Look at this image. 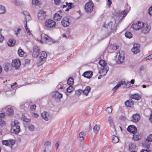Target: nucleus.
<instances>
[{"label": "nucleus", "mask_w": 152, "mask_h": 152, "mask_svg": "<svg viewBox=\"0 0 152 152\" xmlns=\"http://www.w3.org/2000/svg\"><path fill=\"white\" fill-rule=\"evenodd\" d=\"M99 127L97 125H95L93 128V130L94 132L95 133H97L99 132Z\"/></svg>", "instance_id": "58836bf2"}, {"label": "nucleus", "mask_w": 152, "mask_h": 152, "mask_svg": "<svg viewBox=\"0 0 152 152\" xmlns=\"http://www.w3.org/2000/svg\"><path fill=\"white\" fill-rule=\"evenodd\" d=\"M136 148V145L135 144L132 143L129 145V150L131 151L134 150Z\"/></svg>", "instance_id": "4c0bfd02"}, {"label": "nucleus", "mask_w": 152, "mask_h": 152, "mask_svg": "<svg viewBox=\"0 0 152 152\" xmlns=\"http://www.w3.org/2000/svg\"><path fill=\"white\" fill-rule=\"evenodd\" d=\"M85 137V133L83 132H80L79 134V140L80 142L83 141L84 140Z\"/></svg>", "instance_id": "a878e982"}, {"label": "nucleus", "mask_w": 152, "mask_h": 152, "mask_svg": "<svg viewBox=\"0 0 152 152\" xmlns=\"http://www.w3.org/2000/svg\"><path fill=\"white\" fill-rule=\"evenodd\" d=\"M4 39V37L1 34H0V42H2Z\"/></svg>", "instance_id": "338daca9"}, {"label": "nucleus", "mask_w": 152, "mask_h": 152, "mask_svg": "<svg viewBox=\"0 0 152 152\" xmlns=\"http://www.w3.org/2000/svg\"><path fill=\"white\" fill-rule=\"evenodd\" d=\"M124 53L123 51H119L116 55V57L117 59V62L118 64L122 63L124 60Z\"/></svg>", "instance_id": "423d86ee"}, {"label": "nucleus", "mask_w": 152, "mask_h": 152, "mask_svg": "<svg viewBox=\"0 0 152 152\" xmlns=\"http://www.w3.org/2000/svg\"><path fill=\"white\" fill-rule=\"evenodd\" d=\"M5 114L4 113H0V118H2L5 116Z\"/></svg>", "instance_id": "0e129e2a"}, {"label": "nucleus", "mask_w": 152, "mask_h": 152, "mask_svg": "<svg viewBox=\"0 0 152 152\" xmlns=\"http://www.w3.org/2000/svg\"><path fill=\"white\" fill-rule=\"evenodd\" d=\"M132 121L135 123L137 122L140 119V116L139 114H136L133 115L132 117Z\"/></svg>", "instance_id": "b1692460"}, {"label": "nucleus", "mask_w": 152, "mask_h": 152, "mask_svg": "<svg viewBox=\"0 0 152 152\" xmlns=\"http://www.w3.org/2000/svg\"><path fill=\"white\" fill-rule=\"evenodd\" d=\"M133 47L132 49V51L134 54H137L140 51V46L139 44L135 43L134 44Z\"/></svg>", "instance_id": "4468645a"}, {"label": "nucleus", "mask_w": 152, "mask_h": 152, "mask_svg": "<svg viewBox=\"0 0 152 152\" xmlns=\"http://www.w3.org/2000/svg\"><path fill=\"white\" fill-rule=\"evenodd\" d=\"M134 82V80L133 79L132 80L130 83L128 81H125L124 80H122L118 82V84L116 86H121L123 85H125L127 86L130 84V83H132V84H133Z\"/></svg>", "instance_id": "f3484780"}, {"label": "nucleus", "mask_w": 152, "mask_h": 152, "mask_svg": "<svg viewBox=\"0 0 152 152\" xmlns=\"http://www.w3.org/2000/svg\"><path fill=\"white\" fill-rule=\"evenodd\" d=\"M21 119L24 121L27 122H30L31 121V119L27 118L26 116L23 115H22Z\"/></svg>", "instance_id": "e433bc0d"}, {"label": "nucleus", "mask_w": 152, "mask_h": 152, "mask_svg": "<svg viewBox=\"0 0 152 152\" xmlns=\"http://www.w3.org/2000/svg\"><path fill=\"white\" fill-rule=\"evenodd\" d=\"M73 90V86H69V87L67 88V91L69 93L71 92Z\"/></svg>", "instance_id": "c03bdc74"}, {"label": "nucleus", "mask_w": 152, "mask_h": 152, "mask_svg": "<svg viewBox=\"0 0 152 152\" xmlns=\"http://www.w3.org/2000/svg\"><path fill=\"white\" fill-rule=\"evenodd\" d=\"M42 118L46 121H48L51 118L49 114L45 111H44L41 113Z\"/></svg>", "instance_id": "412c9836"}, {"label": "nucleus", "mask_w": 152, "mask_h": 152, "mask_svg": "<svg viewBox=\"0 0 152 152\" xmlns=\"http://www.w3.org/2000/svg\"><path fill=\"white\" fill-rule=\"evenodd\" d=\"M5 121L2 120L1 118H0V125L3 126L5 125Z\"/></svg>", "instance_id": "de8ad7c7"}, {"label": "nucleus", "mask_w": 152, "mask_h": 152, "mask_svg": "<svg viewBox=\"0 0 152 152\" xmlns=\"http://www.w3.org/2000/svg\"><path fill=\"white\" fill-rule=\"evenodd\" d=\"M62 11L59 10L57 13H55L53 16L54 19L56 20H59L62 17V15L61 14Z\"/></svg>", "instance_id": "6ab92c4d"}, {"label": "nucleus", "mask_w": 152, "mask_h": 152, "mask_svg": "<svg viewBox=\"0 0 152 152\" xmlns=\"http://www.w3.org/2000/svg\"><path fill=\"white\" fill-rule=\"evenodd\" d=\"M23 14L24 15H26H26H27L28 16H29V17L30 16V15L29 13V12H27V11H24L23 12Z\"/></svg>", "instance_id": "6e6d98bb"}, {"label": "nucleus", "mask_w": 152, "mask_h": 152, "mask_svg": "<svg viewBox=\"0 0 152 152\" xmlns=\"http://www.w3.org/2000/svg\"><path fill=\"white\" fill-rule=\"evenodd\" d=\"M29 103H22L21 104L20 106L22 108H24L25 107H28Z\"/></svg>", "instance_id": "37998d69"}, {"label": "nucleus", "mask_w": 152, "mask_h": 152, "mask_svg": "<svg viewBox=\"0 0 152 152\" xmlns=\"http://www.w3.org/2000/svg\"><path fill=\"white\" fill-rule=\"evenodd\" d=\"M94 5L92 2H89L86 4L85 6V9L88 13H91L93 10Z\"/></svg>", "instance_id": "0eeeda50"}, {"label": "nucleus", "mask_w": 152, "mask_h": 152, "mask_svg": "<svg viewBox=\"0 0 152 152\" xmlns=\"http://www.w3.org/2000/svg\"><path fill=\"white\" fill-rule=\"evenodd\" d=\"M21 30L20 28H18L16 31H15V34L17 36H18V35L19 34Z\"/></svg>", "instance_id": "3c124183"}, {"label": "nucleus", "mask_w": 152, "mask_h": 152, "mask_svg": "<svg viewBox=\"0 0 152 152\" xmlns=\"http://www.w3.org/2000/svg\"><path fill=\"white\" fill-rule=\"evenodd\" d=\"M67 83L69 86H73L74 83V80L70 77L68 79Z\"/></svg>", "instance_id": "c85d7f7f"}, {"label": "nucleus", "mask_w": 152, "mask_h": 152, "mask_svg": "<svg viewBox=\"0 0 152 152\" xmlns=\"http://www.w3.org/2000/svg\"><path fill=\"white\" fill-rule=\"evenodd\" d=\"M62 25L64 27H67L69 25V18L67 17L64 18L61 21Z\"/></svg>", "instance_id": "a211bd4d"}, {"label": "nucleus", "mask_w": 152, "mask_h": 152, "mask_svg": "<svg viewBox=\"0 0 152 152\" xmlns=\"http://www.w3.org/2000/svg\"><path fill=\"white\" fill-rule=\"evenodd\" d=\"M20 123L17 120H15L11 124L12 128L11 131L12 133L15 134H18L20 131V127L19 126Z\"/></svg>", "instance_id": "20e7f679"}, {"label": "nucleus", "mask_w": 152, "mask_h": 152, "mask_svg": "<svg viewBox=\"0 0 152 152\" xmlns=\"http://www.w3.org/2000/svg\"><path fill=\"white\" fill-rule=\"evenodd\" d=\"M50 145L51 142L50 141H47L45 143L44 146H48L49 145Z\"/></svg>", "instance_id": "052dcab7"}, {"label": "nucleus", "mask_w": 152, "mask_h": 152, "mask_svg": "<svg viewBox=\"0 0 152 152\" xmlns=\"http://www.w3.org/2000/svg\"><path fill=\"white\" fill-rule=\"evenodd\" d=\"M16 41L14 39L12 40H9L7 42V44L8 46H13L15 44Z\"/></svg>", "instance_id": "cd10ccee"}, {"label": "nucleus", "mask_w": 152, "mask_h": 152, "mask_svg": "<svg viewBox=\"0 0 152 152\" xmlns=\"http://www.w3.org/2000/svg\"><path fill=\"white\" fill-rule=\"evenodd\" d=\"M127 131L130 133L135 134L137 132L136 128L133 125H130L127 128Z\"/></svg>", "instance_id": "5701e85b"}, {"label": "nucleus", "mask_w": 152, "mask_h": 152, "mask_svg": "<svg viewBox=\"0 0 152 152\" xmlns=\"http://www.w3.org/2000/svg\"><path fill=\"white\" fill-rule=\"evenodd\" d=\"M39 57L37 61V64L38 66H41L46 61L47 55L45 51H42L39 54Z\"/></svg>", "instance_id": "39448f33"}, {"label": "nucleus", "mask_w": 152, "mask_h": 152, "mask_svg": "<svg viewBox=\"0 0 152 152\" xmlns=\"http://www.w3.org/2000/svg\"><path fill=\"white\" fill-rule=\"evenodd\" d=\"M106 111L109 113H110L112 111V108L111 107H108L106 109Z\"/></svg>", "instance_id": "a18cd8bd"}, {"label": "nucleus", "mask_w": 152, "mask_h": 152, "mask_svg": "<svg viewBox=\"0 0 152 152\" xmlns=\"http://www.w3.org/2000/svg\"><path fill=\"white\" fill-rule=\"evenodd\" d=\"M46 16V12L43 10L40 11L38 14V18L39 20L45 19Z\"/></svg>", "instance_id": "dca6fc26"}, {"label": "nucleus", "mask_w": 152, "mask_h": 152, "mask_svg": "<svg viewBox=\"0 0 152 152\" xmlns=\"http://www.w3.org/2000/svg\"><path fill=\"white\" fill-rule=\"evenodd\" d=\"M134 103V102L132 101L131 99H129L127 100L125 103V104L126 106L129 107H133Z\"/></svg>", "instance_id": "393cba45"}, {"label": "nucleus", "mask_w": 152, "mask_h": 152, "mask_svg": "<svg viewBox=\"0 0 152 152\" xmlns=\"http://www.w3.org/2000/svg\"><path fill=\"white\" fill-rule=\"evenodd\" d=\"M32 4L33 5L38 6L41 4L40 1L39 0H32Z\"/></svg>", "instance_id": "72a5a7b5"}, {"label": "nucleus", "mask_w": 152, "mask_h": 152, "mask_svg": "<svg viewBox=\"0 0 152 152\" xmlns=\"http://www.w3.org/2000/svg\"><path fill=\"white\" fill-rule=\"evenodd\" d=\"M52 97L56 99L60 100L62 97V94L57 91H54L51 93Z\"/></svg>", "instance_id": "f8f14e48"}, {"label": "nucleus", "mask_w": 152, "mask_h": 152, "mask_svg": "<svg viewBox=\"0 0 152 152\" xmlns=\"http://www.w3.org/2000/svg\"><path fill=\"white\" fill-rule=\"evenodd\" d=\"M81 15L82 14L80 11H78L77 12V18L80 17L81 16Z\"/></svg>", "instance_id": "603ef678"}, {"label": "nucleus", "mask_w": 152, "mask_h": 152, "mask_svg": "<svg viewBox=\"0 0 152 152\" xmlns=\"http://www.w3.org/2000/svg\"><path fill=\"white\" fill-rule=\"evenodd\" d=\"M103 26L106 28L111 30V31H113L116 29V27L113 24V23L112 21L110 22L106 25L104 24Z\"/></svg>", "instance_id": "ddd939ff"}, {"label": "nucleus", "mask_w": 152, "mask_h": 152, "mask_svg": "<svg viewBox=\"0 0 152 152\" xmlns=\"http://www.w3.org/2000/svg\"><path fill=\"white\" fill-rule=\"evenodd\" d=\"M12 66L15 67L16 69H18L20 65V60L18 59H16L12 61Z\"/></svg>", "instance_id": "2eb2a0df"}, {"label": "nucleus", "mask_w": 152, "mask_h": 152, "mask_svg": "<svg viewBox=\"0 0 152 152\" xmlns=\"http://www.w3.org/2000/svg\"><path fill=\"white\" fill-rule=\"evenodd\" d=\"M2 143L3 144L6 146H10L12 149L13 145L15 143V140H3Z\"/></svg>", "instance_id": "9b49d317"}, {"label": "nucleus", "mask_w": 152, "mask_h": 152, "mask_svg": "<svg viewBox=\"0 0 152 152\" xmlns=\"http://www.w3.org/2000/svg\"><path fill=\"white\" fill-rule=\"evenodd\" d=\"M131 98L132 99L138 100L140 99L141 97L138 94H135L134 95H131Z\"/></svg>", "instance_id": "2f4dec72"}, {"label": "nucleus", "mask_w": 152, "mask_h": 152, "mask_svg": "<svg viewBox=\"0 0 152 152\" xmlns=\"http://www.w3.org/2000/svg\"><path fill=\"white\" fill-rule=\"evenodd\" d=\"M107 4L108 5V8L110 7L111 4H112V2L110 0H107Z\"/></svg>", "instance_id": "4d7b16f0"}, {"label": "nucleus", "mask_w": 152, "mask_h": 152, "mask_svg": "<svg viewBox=\"0 0 152 152\" xmlns=\"http://www.w3.org/2000/svg\"><path fill=\"white\" fill-rule=\"evenodd\" d=\"M45 24L46 28H51L55 26L56 22L52 20L48 19L46 20Z\"/></svg>", "instance_id": "6e6552de"}, {"label": "nucleus", "mask_w": 152, "mask_h": 152, "mask_svg": "<svg viewBox=\"0 0 152 152\" xmlns=\"http://www.w3.org/2000/svg\"><path fill=\"white\" fill-rule=\"evenodd\" d=\"M131 27L135 30L142 29V32L144 33H148L150 30V26L148 24L144 23L143 22L139 21L134 23L131 26Z\"/></svg>", "instance_id": "f257e3e1"}, {"label": "nucleus", "mask_w": 152, "mask_h": 152, "mask_svg": "<svg viewBox=\"0 0 152 152\" xmlns=\"http://www.w3.org/2000/svg\"><path fill=\"white\" fill-rule=\"evenodd\" d=\"M128 11L126 10L124 11H118L116 12L114 14V17L115 19V23H119L121 22L126 16Z\"/></svg>", "instance_id": "f03ea898"}, {"label": "nucleus", "mask_w": 152, "mask_h": 152, "mask_svg": "<svg viewBox=\"0 0 152 152\" xmlns=\"http://www.w3.org/2000/svg\"><path fill=\"white\" fill-rule=\"evenodd\" d=\"M149 142H148V141H146H146L143 143L144 146L147 149H149L150 144V143Z\"/></svg>", "instance_id": "a19ab883"}, {"label": "nucleus", "mask_w": 152, "mask_h": 152, "mask_svg": "<svg viewBox=\"0 0 152 152\" xmlns=\"http://www.w3.org/2000/svg\"><path fill=\"white\" fill-rule=\"evenodd\" d=\"M28 127L30 131H33L34 130V126L33 125H30Z\"/></svg>", "instance_id": "8fccbe9b"}, {"label": "nucleus", "mask_w": 152, "mask_h": 152, "mask_svg": "<svg viewBox=\"0 0 152 152\" xmlns=\"http://www.w3.org/2000/svg\"><path fill=\"white\" fill-rule=\"evenodd\" d=\"M125 36L127 38H130L132 37V34L131 32L126 31L125 34Z\"/></svg>", "instance_id": "ea45409f"}, {"label": "nucleus", "mask_w": 152, "mask_h": 152, "mask_svg": "<svg viewBox=\"0 0 152 152\" xmlns=\"http://www.w3.org/2000/svg\"><path fill=\"white\" fill-rule=\"evenodd\" d=\"M140 138V136L138 135H133V139L135 140H138Z\"/></svg>", "instance_id": "49530a36"}, {"label": "nucleus", "mask_w": 152, "mask_h": 152, "mask_svg": "<svg viewBox=\"0 0 152 152\" xmlns=\"http://www.w3.org/2000/svg\"><path fill=\"white\" fill-rule=\"evenodd\" d=\"M36 107V105L35 104H34L30 106V108L32 111H34L35 110Z\"/></svg>", "instance_id": "09e8293b"}, {"label": "nucleus", "mask_w": 152, "mask_h": 152, "mask_svg": "<svg viewBox=\"0 0 152 152\" xmlns=\"http://www.w3.org/2000/svg\"><path fill=\"white\" fill-rule=\"evenodd\" d=\"M66 4L68 7V8H67L66 10H65V11L66 12L69 11V10L71 9L72 8H73L74 7L73 4L72 3H68L67 2H66Z\"/></svg>", "instance_id": "c756f323"}, {"label": "nucleus", "mask_w": 152, "mask_h": 152, "mask_svg": "<svg viewBox=\"0 0 152 152\" xmlns=\"http://www.w3.org/2000/svg\"><path fill=\"white\" fill-rule=\"evenodd\" d=\"M32 56L34 58H37L39 56L40 50V47L37 45L34 46L33 48Z\"/></svg>", "instance_id": "1a4fd4ad"}, {"label": "nucleus", "mask_w": 152, "mask_h": 152, "mask_svg": "<svg viewBox=\"0 0 152 152\" xmlns=\"http://www.w3.org/2000/svg\"><path fill=\"white\" fill-rule=\"evenodd\" d=\"M82 93V90H79L78 91H77V95L79 96Z\"/></svg>", "instance_id": "bf43d9fd"}, {"label": "nucleus", "mask_w": 152, "mask_h": 152, "mask_svg": "<svg viewBox=\"0 0 152 152\" xmlns=\"http://www.w3.org/2000/svg\"><path fill=\"white\" fill-rule=\"evenodd\" d=\"M6 12L5 7L2 5H0V14H3Z\"/></svg>", "instance_id": "f704fd0d"}, {"label": "nucleus", "mask_w": 152, "mask_h": 152, "mask_svg": "<svg viewBox=\"0 0 152 152\" xmlns=\"http://www.w3.org/2000/svg\"><path fill=\"white\" fill-rule=\"evenodd\" d=\"M113 118L112 117H108V121L109 122L110 126L112 128H114V126L113 122Z\"/></svg>", "instance_id": "7c9ffc66"}, {"label": "nucleus", "mask_w": 152, "mask_h": 152, "mask_svg": "<svg viewBox=\"0 0 152 152\" xmlns=\"http://www.w3.org/2000/svg\"><path fill=\"white\" fill-rule=\"evenodd\" d=\"M151 151L149 149H142V150L140 152H151Z\"/></svg>", "instance_id": "864d4df0"}, {"label": "nucleus", "mask_w": 152, "mask_h": 152, "mask_svg": "<svg viewBox=\"0 0 152 152\" xmlns=\"http://www.w3.org/2000/svg\"><path fill=\"white\" fill-rule=\"evenodd\" d=\"M99 64L101 66L99 72L103 76H105L109 70L108 67L107 65V63L104 60H101L99 62Z\"/></svg>", "instance_id": "7ed1b4c3"}, {"label": "nucleus", "mask_w": 152, "mask_h": 152, "mask_svg": "<svg viewBox=\"0 0 152 152\" xmlns=\"http://www.w3.org/2000/svg\"><path fill=\"white\" fill-rule=\"evenodd\" d=\"M93 74V72L92 71H88L84 72L82 75L85 77L90 79L92 77Z\"/></svg>", "instance_id": "4be33fe9"}, {"label": "nucleus", "mask_w": 152, "mask_h": 152, "mask_svg": "<svg viewBox=\"0 0 152 152\" xmlns=\"http://www.w3.org/2000/svg\"><path fill=\"white\" fill-rule=\"evenodd\" d=\"M43 152H51V151L49 149L48 147H46L45 148Z\"/></svg>", "instance_id": "680f3d73"}, {"label": "nucleus", "mask_w": 152, "mask_h": 152, "mask_svg": "<svg viewBox=\"0 0 152 152\" xmlns=\"http://www.w3.org/2000/svg\"><path fill=\"white\" fill-rule=\"evenodd\" d=\"M120 86H115V87L113 88V91L114 92L117 89L120 87Z\"/></svg>", "instance_id": "69168bd1"}, {"label": "nucleus", "mask_w": 152, "mask_h": 152, "mask_svg": "<svg viewBox=\"0 0 152 152\" xmlns=\"http://www.w3.org/2000/svg\"><path fill=\"white\" fill-rule=\"evenodd\" d=\"M91 90V88L89 86H86V88L83 91L82 93L86 96H87Z\"/></svg>", "instance_id": "bb28decb"}, {"label": "nucleus", "mask_w": 152, "mask_h": 152, "mask_svg": "<svg viewBox=\"0 0 152 152\" xmlns=\"http://www.w3.org/2000/svg\"><path fill=\"white\" fill-rule=\"evenodd\" d=\"M55 4L56 5H58L61 3V0H54Z\"/></svg>", "instance_id": "5fc2aeb1"}, {"label": "nucleus", "mask_w": 152, "mask_h": 152, "mask_svg": "<svg viewBox=\"0 0 152 152\" xmlns=\"http://www.w3.org/2000/svg\"><path fill=\"white\" fill-rule=\"evenodd\" d=\"M152 58V54H151V55H149L147 57H146V59L147 60H149L150 59Z\"/></svg>", "instance_id": "e2e57ef3"}, {"label": "nucleus", "mask_w": 152, "mask_h": 152, "mask_svg": "<svg viewBox=\"0 0 152 152\" xmlns=\"http://www.w3.org/2000/svg\"><path fill=\"white\" fill-rule=\"evenodd\" d=\"M41 41L42 42L47 43L50 42H52V39L47 35L45 34H42L41 36Z\"/></svg>", "instance_id": "9d476101"}, {"label": "nucleus", "mask_w": 152, "mask_h": 152, "mask_svg": "<svg viewBox=\"0 0 152 152\" xmlns=\"http://www.w3.org/2000/svg\"><path fill=\"white\" fill-rule=\"evenodd\" d=\"M10 106V105H9L6 107H8L6 111V113L8 116H11L13 115L14 113L13 108L11 107H8Z\"/></svg>", "instance_id": "aec40b11"}, {"label": "nucleus", "mask_w": 152, "mask_h": 152, "mask_svg": "<svg viewBox=\"0 0 152 152\" xmlns=\"http://www.w3.org/2000/svg\"><path fill=\"white\" fill-rule=\"evenodd\" d=\"M148 12L150 15L152 16V6L149 9Z\"/></svg>", "instance_id": "13d9d810"}, {"label": "nucleus", "mask_w": 152, "mask_h": 152, "mask_svg": "<svg viewBox=\"0 0 152 152\" xmlns=\"http://www.w3.org/2000/svg\"><path fill=\"white\" fill-rule=\"evenodd\" d=\"M112 141L113 143H116L119 141L118 137L115 136H114L112 138Z\"/></svg>", "instance_id": "c9c22d12"}, {"label": "nucleus", "mask_w": 152, "mask_h": 152, "mask_svg": "<svg viewBox=\"0 0 152 152\" xmlns=\"http://www.w3.org/2000/svg\"><path fill=\"white\" fill-rule=\"evenodd\" d=\"M146 141L148 142H152V134H150L146 138Z\"/></svg>", "instance_id": "79ce46f5"}, {"label": "nucleus", "mask_w": 152, "mask_h": 152, "mask_svg": "<svg viewBox=\"0 0 152 152\" xmlns=\"http://www.w3.org/2000/svg\"><path fill=\"white\" fill-rule=\"evenodd\" d=\"M149 120L152 123V113L150 115Z\"/></svg>", "instance_id": "774afa93"}, {"label": "nucleus", "mask_w": 152, "mask_h": 152, "mask_svg": "<svg viewBox=\"0 0 152 152\" xmlns=\"http://www.w3.org/2000/svg\"><path fill=\"white\" fill-rule=\"evenodd\" d=\"M18 53L20 56L21 57L23 56L24 52L20 47L19 48L18 51Z\"/></svg>", "instance_id": "473e14b6"}]
</instances>
